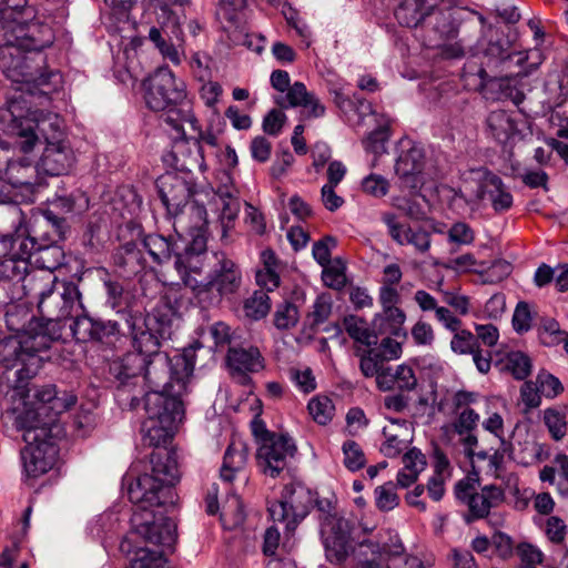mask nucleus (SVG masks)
Wrapping results in <instances>:
<instances>
[{
	"instance_id": "1",
	"label": "nucleus",
	"mask_w": 568,
	"mask_h": 568,
	"mask_svg": "<svg viewBox=\"0 0 568 568\" xmlns=\"http://www.w3.org/2000/svg\"><path fill=\"white\" fill-rule=\"evenodd\" d=\"M44 336H9L0 345V388L6 392H13L12 397L18 396L22 402L29 397V383L37 374L38 353L47 348ZM22 410L14 409V427L22 432V439L26 444L47 439L49 436L48 424L41 419L44 413L41 409L27 406Z\"/></svg>"
},
{
	"instance_id": "2",
	"label": "nucleus",
	"mask_w": 568,
	"mask_h": 568,
	"mask_svg": "<svg viewBox=\"0 0 568 568\" xmlns=\"http://www.w3.org/2000/svg\"><path fill=\"white\" fill-rule=\"evenodd\" d=\"M128 496L135 505L131 517L132 530L146 542L171 547L176 538V525L154 508L173 503V490L145 473L129 481Z\"/></svg>"
},
{
	"instance_id": "3",
	"label": "nucleus",
	"mask_w": 568,
	"mask_h": 568,
	"mask_svg": "<svg viewBox=\"0 0 568 568\" xmlns=\"http://www.w3.org/2000/svg\"><path fill=\"white\" fill-rule=\"evenodd\" d=\"M144 99L149 109L164 112V122L178 133H183V124L196 122L191 104L186 100L185 84L174 73L162 67L144 82Z\"/></svg>"
},
{
	"instance_id": "4",
	"label": "nucleus",
	"mask_w": 568,
	"mask_h": 568,
	"mask_svg": "<svg viewBox=\"0 0 568 568\" xmlns=\"http://www.w3.org/2000/svg\"><path fill=\"white\" fill-rule=\"evenodd\" d=\"M24 295L38 298L40 314L50 322L75 318L84 308L78 285L63 282L60 290L52 274L32 275L24 285Z\"/></svg>"
},
{
	"instance_id": "5",
	"label": "nucleus",
	"mask_w": 568,
	"mask_h": 568,
	"mask_svg": "<svg viewBox=\"0 0 568 568\" xmlns=\"http://www.w3.org/2000/svg\"><path fill=\"white\" fill-rule=\"evenodd\" d=\"M145 420L141 426L143 444L160 447L168 443L176 425L184 417L182 399L166 397L165 394L148 392L143 396Z\"/></svg>"
},
{
	"instance_id": "6",
	"label": "nucleus",
	"mask_w": 568,
	"mask_h": 568,
	"mask_svg": "<svg viewBox=\"0 0 568 568\" xmlns=\"http://www.w3.org/2000/svg\"><path fill=\"white\" fill-rule=\"evenodd\" d=\"M129 326L135 353L150 356L160 353L162 341L172 335L173 310L169 302H160L148 314L122 312Z\"/></svg>"
},
{
	"instance_id": "7",
	"label": "nucleus",
	"mask_w": 568,
	"mask_h": 568,
	"mask_svg": "<svg viewBox=\"0 0 568 568\" xmlns=\"http://www.w3.org/2000/svg\"><path fill=\"white\" fill-rule=\"evenodd\" d=\"M143 381L151 387L150 392L165 394L166 397L182 399L186 393L187 381L193 373V364L185 356L171 359L160 352L144 356Z\"/></svg>"
},
{
	"instance_id": "8",
	"label": "nucleus",
	"mask_w": 568,
	"mask_h": 568,
	"mask_svg": "<svg viewBox=\"0 0 568 568\" xmlns=\"http://www.w3.org/2000/svg\"><path fill=\"white\" fill-rule=\"evenodd\" d=\"M213 264L206 281L192 285L202 307L217 305L224 295L234 293L241 285V271L223 252L213 253Z\"/></svg>"
},
{
	"instance_id": "9",
	"label": "nucleus",
	"mask_w": 568,
	"mask_h": 568,
	"mask_svg": "<svg viewBox=\"0 0 568 568\" xmlns=\"http://www.w3.org/2000/svg\"><path fill=\"white\" fill-rule=\"evenodd\" d=\"M454 493L457 500L468 508L463 516L466 524L488 517L490 509L498 507L505 500V493L500 487L486 485L478 491L476 480L468 477L456 483Z\"/></svg>"
},
{
	"instance_id": "10",
	"label": "nucleus",
	"mask_w": 568,
	"mask_h": 568,
	"mask_svg": "<svg viewBox=\"0 0 568 568\" xmlns=\"http://www.w3.org/2000/svg\"><path fill=\"white\" fill-rule=\"evenodd\" d=\"M484 59L491 69L493 74H503L514 78H523L532 71V67H526L528 52L518 51L511 42L501 34H496L484 47Z\"/></svg>"
},
{
	"instance_id": "11",
	"label": "nucleus",
	"mask_w": 568,
	"mask_h": 568,
	"mask_svg": "<svg viewBox=\"0 0 568 568\" xmlns=\"http://www.w3.org/2000/svg\"><path fill=\"white\" fill-rule=\"evenodd\" d=\"M466 191L469 193L467 203H479L485 197L491 203L495 212H504L511 207L513 195L506 189L503 180L487 168L480 166L469 171V178L465 181Z\"/></svg>"
},
{
	"instance_id": "12",
	"label": "nucleus",
	"mask_w": 568,
	"mask_h": 568,
	"mask_svg": "<svg viewBox=\"0 0 568 568\" xmlns=\"http://www.w3.org/2000/svg\"><path fill=\"white\" fill-rule=\"evenodd\" d=\"M314 493L302 483L284 486L281 498L268 507L274 521L288 520L286 527L293 529L303 520L314 506Z\"/></svg>"
},
{
	"instance_id": "13",
	"label": "nucleus",
	"mask_w": 568,
	"mask_h": 568,
	"mask_svg": "<svg viewBox=\"0 0 568 568\" xmlns=\"http://www.w3.org/2000/svg\"><path fill=\"white\" fill-rule=\"evenodd\" d=\"M144 364V356L134 352L126 353L110 364L109 372L118 382L115 396L122 407L134 410L140 405V398L132 394V389L141 379Z\"/></svg>"
},
{
	"instance_id": "14",
	"label": "nucleus",
	"mask_w": 568,
	"mask_h": 568,
	"mask_svg": "<svg viewBox=\"0 0 568 568\" xmlns=\"http://www.w3.org/2000/svg\"><path fill=\"white\" fill-rule=\"evenodd\" d=\"M17 134L21 139L19 148L23 153L33 150L36 143L43 139L45 145L62 140L61 119L55 113L34 111L31 116L21 119L17 124Z\"/></svg>"
},
{
	"instance_id": "15",
	"label": "nucleus",
	"mask_w": 568,
	"mask_h": 568,
	"mask_svg": "<svg viewBox=\"0 0 568 568\" xmlns=\"http://www.w3.org/2000/svg\"><path fill=\"white\" fill-rule=\"evenodd\" d=\"M69 229L65 217L59 216L53 210H45L40 219H36L31 224V232L39 235L44 253H50L53 262L50 263L43 256L41 257V266L43 268L53 270L60 265L62 257L61 247L59 242L65 239V233Z\"/></svg>"
},
{
	"instance_id": "16",
	"label": "nucleus",
	"mask_w": 568,
	"mask_h": 568,
	"mask_svg": "<svg viewBox=\"0 0 568 568\" xmlns=\"http://www.w3.org/2000/svg\"><path fill=\"white\" fill-rule=\"evenodd\" d=\"M264 434L256 458L263 474L275 478L286 468L287 459L294 457L297 448L288 435L268 430H264Z\"/></svg>"
},
{
	"instance_id": "17",
	"label": "nucleus",
	"mask_w": 568,
	"mask_h": 568,
	"mask_svg": "<svg viewBox=\"0 0 568 568\" xmlns=\"http://www.w3.org/2000/svg\"><path fill=\"white\" fill-rule=\"evenodd\" d=\"M271 84L280 92L287 91L285 98L276 100V103L280 106H302L307 110V118H321L325 114V106L313 92L307 91L303 82L296 81L291 85V79L287 71L274 70L271 74Z\"/></svg>"
},
{
	"instance_id": "18",
	"label": "nucleus",
	"mask_w": 568,
	"mask_h": 568,
	"mask_svg": "<svg viewBox=\"0 0 568 568\" xmlns=\"http://www.w3.org/2000/svg\"><path fill=\"white\" fill-rule=\"evenodd\" d=\"M70 329L75 341L80 343L112 345L121 337L120 324L116 321L93 317L85 307L75 315Z\"/></svg>"
},
{
	"instance_id": "19",
	"label": "nucleus",
	"mask_w": 568,
	"mask_h": 568,
	"mask_svg": "<svg viewBox=\"0 0 568 568\" xmlns=\"http://www.w3.org/2000/svg\"><path fill=\"white\" fill-rule=\"evenodd\" d=\"M210 204L221 205L220 222L223 235L233 229L234 222L241 211L240 192L233 184L232 178L227 173H223L221 184L216 190L209 186L201 191Z\"/></svg>"
},
{
	"instance_id": "20",
	"label": "nucleus",
	"mask_w": 568,
	"mask_h": 568,
	"mask_svg": "<svg viewBox=\"0 0 568 568\" xmlns=\"http://www.w3.org/2000/svg\"><path fill=\"white\" fill-rule=\"evenodd\" d=\"M0 69L12 82L22 83L36 57L19 45L7 31H0Z\"/></svg>"
},
{
	"instance_id": "21",
	"label": "nucleus",
	"mask_w": 568,
	"mask_h": 568,
	"mask_svg": "<svg viewBox=\"0 0 568 568\" xmlns=\"http://www.w3.org/2000/svg\"><path fill=\"white\" fill-rule=\"evenodd\" d=\"M156 187L163 205L171 215H179L195 193L193 183L184 175L168 172L156 181Z\"/></svg>"
},
{
	"instance_id": "22",
	"label": "nucleus",
	"mask_w": 568,
	"mask_h": 568,
	"mask_svg": "<svg viewBox=\"0 0 568 568\" xmlns=\"http://www.w3.org/2000/svg\"><path fill=\"white\" fill-rule=\"evenodd\" d=\"M424 168L425 152L420 146L413 145L397 158L395 173L403 187L416 191L424 184Z\"/></svg>"
},
{
	"instance_id": "23",
	"label": "nucleus",
	"mask_w": 568,
	"mask_h": 568,
	"mask_svg": "<svg viewBox=\"0 0 568 568\" xmlns=\"http://www.w3.org/2000/svg\"><path fill=\"white\" fill-rule=\"evenodd\" d=\"M75 161L74 152L65 140H57L45 145L37 170L51 176L69 173Z\"/></svg>"
},
{
	"instance_id": "24",
	"label": "nucleus",
	"mask_w": 568,
	"mask_h": 568,
	"mask_svg": "<svg viewBox=\"0 0 568 568\" xmlns=\"http://www.w3.org/2000/svg\"><path fill=\"white\" fill-rule=\"evenodd\" d=\"M226 361L232 373L239 376V382L243 385L251 383L247 373H257L264 368V358L257 347L248 348L231 347L226 355Z\"/></svg>"
},
{
	"instance_id": "25",
	"label": "nucleus",
	"mask_w": 568,
	"mask_h": 568,
	"mask_svg": "<svg viewBox=\"0 0 568 568\" xmlns=\"http://www.w3.org/2000/svg\"><path fill=\"white\" fill-rule=\"evenodd\" d=\"M53 455L54 447L47 439L27 444L21 450L26 474L34 478L45 474L53 465Z\"/></svg>"
},
{
	"instance_id": "26",
	"label": "nucleus",
	"mask_w": 568,
	"mask_h": 568,
	"mask_svg": "<svg viewBox=\"0 0 568 568\" xmlns=\"http://www.w3.org/2000/svg\"><path fill=\"white\" fill-rule=\"evenodd\" d=\"M440 0H398L395 18L400 26L417 28L425 26Z\"/></svg>"
},
{
	"instance_id": "27",
	"label": "nucleus",
	"mask_w": 568,
	"mask_h": 568,
	"mask_svg": "<svg viewBox=\"0 0 568 568\" xmlns=\"http://www.w3.org/2000/svg\"><path fill=\"white\" fill-rule=\"evenodd\" d=\"M143 247L146 250L154 263L162 265L168 263L174 256V266L178 272L185 271L182 256L178 253V244L171 236H163L161 234L144 235L141 241Z\"/></svg>"
},
{
	"instance_id": "28",
	"label": "nucleus",
	"mask_w": 568,
	"mask_h": 568,
	"mask_svg": "<svg viewBox=\"0 0 568 568\" xmlns=\"http://www.w3.org/2000/svg\"><path fill=\"white\" fill-rule=\"evenodd\" d=\"M481 83L484 84L483 94L487 99L509 100L516 105L520 104L525 99V94L520 89V79L518 78L491 74L487 82Z\"/></svg>"
},
{
	"instance_id": "29",
	"label": "nucleus",
	"mask_w": 568,
	"mask_h": 568,
	"mask_svg": "<svg viewBox=\"0 0 568 568\" xmlns=\"http://www.w3.org/2000/svg\"><path fill=\"white\" fill-rule=\"evenodd\" d=\"M383 222L387 225L392 239L398 244H412L420 253L428 251L430 246V234L427 231L422 229L413 230L409 226L400 224L392 213L384 214Z\"/></svg>"
},
{
	"instance_id": "30",
	"label": "nucleus",
	"mask_w": 568,
	"mask_h": 568,
	"mask_svg": "<svg viewBox=\"0 0 568 568\" xmlns=\"http://www.w3.org/2000/svg\"><path fill=\"white\" fill-rule=\"evenodd\" d=\"M417 386V377L412 366L406 364L396 367L387 366L378 374V388L381 390L412 392Z\"/></svg>"
},
{
	"instance_id": "31",
	"label": "nucleus",
	"mask_w": 568,
	"mask_h": 568,
	"mask_svg": "<svg viewBox=\"0 0 568 568\" xmlns=\"http://www.w3.org/2000/svg\"><path fill=\"white\" fill-rule=\"evenodd\" d=\"M486 129L487 133L503 145L508 144L519 134L514 114L505 110L491 111L486 119Z\"/></svg>"
},
{
	"instance_id": "32",
	"label": "nucleus",
	"mask_w": 568,
	"mask_h": 568,
	"mask_svg": "<svg viewBox=\"0 0 568 568\" xmlns=\"http://www.w3.org/2000/svg\"><path fill=\"white\" fill-rule=\"evenodd\" d=\"M150 464L151 477L172 489L180 478L175 454L166 449L153 452L150 455Z\"/></svg>"
},
{
	"instance_id": "33",
	"label": "nucleus",
	"mask_w": 568,
	"mask_h": 568,
	"mask_svg": "<svg viewBox=\"0 0 568 568\" xmlns=\"http://www.w3.org/2000/svg\"><path fill=\"white\" fill-rule=\"evenodd\" d=\"M22 83L38 90L41 94L48 95L59 90L62 84V75L55 70H49L45 62L36 60Z\"/></svg>"
},
{
	"instance_id": "34",
	"label": "nucleus",
	"mask_w": 568,
	"mask_h": 568,
	"mask_svg": "<svg viewBox=\"0 0 568 568\" xmlns=\"http://www.w3.org/2000/svg\"><path fill=\"white\" fill-rule=\"evenodd\" d=\"M247 462V448L242 442H232L224 454L221 467V478L226 483H232L235 475L242 471Z\"/></svg>"
},
{
	"instance_id": "35",
	"label": "nucleus",
	"mask_w": 568,
	"mask_h": 568,
	"mask_svg": "<svg viewBox=\"0 0 568 568\" xmlns=\"http://www.w3.org/2000/svg\"><path fill=\"white\" fill-rule=\"evenodd\" d=\"M41 243H43L39 235L30 233L26 235L20 230H18L14 234H12V248H11V257L14 258H23L29 262V258L32 254L39 253L40 257L50 256V253H44V247H42ZM37 262L41 263V258L37 260Z\"/></svg>"
},
{
	"instance_id": "36",
	"label": "nucleus",
	"mask_w": 568,
	"mask_h": 568,
	"mask_svg": "<svg viewBox=\"0 0 568 568\" xmlns=\"http://www.w3.org/2000/svg\"><path fill=\"white\" fill-rule=\"evenodd\" d=\"M406 320L404 311L397 306L383 308V313L375 316L373 324L379 334H390L394 336H406L403 331V324Z\"/></svg>"
},
{
	"instance_id": "37",
	"label": "nucleus",
	"mask_w": 568,
	"mask_h": 568,
	"mask_svg": "<svg viewBox=\"0 0 568 568\" xmlns=\"http://www.w3.org/2000/svg\"><path fill=\"white\" fill-rule=\"evenodd\" d=\"M114 264L124 271L136 274L144 268V256L135 242H126L113 254Z\"/></svg>"
},
{
	"instance_id": "38",
	"label": "nucleus",
	"mask_w": 568,
	"mask_h": 568,
	"mask_svg": "<svg viewBox=\"0 0 568 568\" xmlns=\"http://www.w3.org/2000/svg\"><path fill=\"white\" fill-rule=\"evenodd\" d=\"M425 28H430L439 39H453L456 37L458 27L454 18V12L448 9H440L438 6L426 21Z\"/></svg>"
},
{
	"instance_id": "39",
	"label": "nucleus",
	"mask_w": 568,
	"mask_h": 568,
	"mask_svg": "<svg viewBox=\"0 0 568 568\" xmlns=\"http://www.w3.org/2000/svg\"><path fill=\"white\" fill-rule=\"evenodd\" d=\"M344 328L348 336L355 342L366 346L377 344V333L368 327V323L357 315H347L343 321Z\"/></svg>"
},
{
	"instance_id": "40",
	"label": "nucleus",
	"mask_w": 568,
	"mask_h": 568,
	"mask_svg": "<svg viewBox=\"0 0 568 568\" xmlns=\"http://www.w3.org/2000/svg\"><path fill=\"white\" fill-rule=\"evenodd\" d=\"M480 54V57L473 55L469 60H467L463 69V75L469 85V80L473 78L474 89L480 90L483 92L484 84L481 82H487L491 77L493 71L486 64V59H484V48L481 49Z\"/></svg>"
},
{
	"instance_id": "41",
	"label": "nucleus",
	"mask_w": 568,
	"mask_h": 568,
	"mask_svg": "<svg viewBox=\"0 0 568 568\" xmlns=\"http://www.w3.org/2000/svg\"><path fill=\"white\" fill-rule=\"evenodd\" d=\"M30 263L23 258L8 257L0 262V277L2 280L22 283V287L28 285V280L32 276L29 274ZM33 275H39L33 273Z\"/></svg>"
},
{
	"instance_id": "42",
	"label": "nucleus",
	"mask_w": 568,
	"mask_h": 568,
	"mask_svg": "<svg viewBox=\"0 0 568 568\" xmlns=\"http://www.w3.org/2000/svg\"><path fill=\"white\" fill-rule=\"evenodd\" d=\"M352 552H355L359 568H390L382 564L383 554L378 542L363 540Z\"/></svg>"
},
{
	"instance_id": "43",
	"label": "nucleus",
	"mask_w": 568,
	"mask_h": 568,
	"mask_svg": "<svg viewBox=\"0 0 568 568\" xmlns=\"http://www.w3.org/2000/svg\"><path fill=\"white\" fill-rule=\"evenodd\" d=\"M36 171H38L37 168H33L27 159H21L9 162L6 175L14 187L32 186Z\"/></svg>"
},
{
	"instance_id": "44",
	"label": "nucleus",
	"mask_w": 568,
	"mask_h": 568,
	"mask_svg": "<svg viewBox=\"0 0 568 568\" xmlns=\"http://www.w3.org/2000/svg\"><path fill=\"white\" fill-rule=\"evenodd\" d=\"M325 557L333 565H342L354 550L352 539L322 537Z\"/></svg>"
},
{
	"instance_id": "45",
	"label": "nucleus",
	"mask_w": 568,
	"mask_h": 568,
	"mask_svg": "<svg viewBox=\"0 0 568 568\" xmlns=\"http://www.w3.org/2000/svg\"><path fill=\"white\" fill-rule=\"evenodd\" d=\"M220 519L227 529L240 527L245 520V513L240 497L231 495L224 503L220 513Z\"/></svg>"
},
{
	"instance_id": "46",
	"label": "nucleus",
	"mask_w": 568,
	"mask_h": 568,
	"mask_svg": "<svg viewBox=\"0 0 568 568\" xmlns=\"http://www.w3.org/2000/svg\"><path fill=\"white\" fill-rule=\"evenodd\" d=\"M505 369L508 371L514 378L524 381L531 372V359L523 352H510L506 356Z\"/></svg>"
},
{
	"instance_id": "47",
	"label": "nucleus",
	"mask_w": 568,
	"mask_h": 568,
	"mask_svg": "<svg viewBox=\"0 0 568 568\" xmlns=\"http://www.w3.org/2000/svg\"><path fill=\"white\" fill-rule=\"evenodd\" d=\"M332 298L328 294H321L316 297L312 311L307 314L310 327L315 329L321 324L325 323L332 314Z\"/></svg>"
},
{
	"instance_id": "48",
	"label": "nucleus",
	"mask_w": 568,
	"mask_h": 568,
	"mask_svg": "<svg viewBox=\"0 0 568 568\" xmlns=\"http://www.w3.org/2000/svg\"><path fill=\"white\" fill-rule=\"evenodd\" d=\"M149 40L155 45V48L160 51L163 58L169 59L171 62L179 64L180 63V54L178 49L173 47V44L169 41L166 36H164L162 29L159 27H151L149 30Z\"/></svg>"
},
{
	"instance_id": "49",
	"label": "nucleus",
	"mask_w": 568,
	"mask_h": 568,
	"mask_svg": "<svg viewBox=\"0 0 568 568\" xmlns=\"http://www.w3.org/2000/svg\"><path fill=\"white\" fill-rule=\"evenodd\" d=\"M474 271L481 276L483 283L495 284L509 276L511 264L505 260H496L489 266L485 264L480 270Z\"/></svg>"
},
{
	"instance_id": "50",
	"label": "nucleus",
	"mask_w": 568,
	"mask_h": 568,
	"mask_svg": "<svg viewBox=\"0 0 568 568\" xmlns=\"http://www.w3.org/2000/svg\"><path fill=\"white\" fill-rule=\"evenodd\" d=\"M307 409L314 422L320 425H326L333 418L334 405L326 396L312 398L307 405Z\"/></svg>"
},
{
	"instance_id": "51",
	"label": "nucleus",
	"mask_w": 568,
	"mask_h": 568,
	"mask_svg": "<svg viewBox=\"0 0 568 568\" xmlns=\"http://www.w3.org/2000/svg\"><path fill=\"white\" fill-rule=\"evenodd\" d=\"M300 318L297 306L291 302H283L277 305L274 313V325L278 329H288L294 327Z\"/></svg>"
},
{
	"instance_id": "52",
	"label": "nucleus",
	"mask_w": 568,
	"mask_h": 568,
	"mask_svg": "<svg viewBox=\"0 0 568 568\" xmlns=\"http://www.w3.org/2000/svg\"><path fill=\"white\" fill-rule=\"evenodd\" d=\"M161 11L165 21L160 23V28L173 47L178 49L183 42V33L178 18L165 6L161 7Z\"/></svg>"
},
{
	"instance_id": "53",
	"label": "nucleus",
	"mask_w": 568,
	"mask_h": 568,
	"mask_svg": "<svg viewBox=\"0 0 568 568\" xmlns=\"http://www.w3.org/2000/svg\"><path fill=\"white\" fill-rule=\"evenodd\" d=\"M353 524L343 516L329 519L321 526L322 537H341L343 539H352Z\"/></svg>"
},
{
	"instance_id": "54",
	"label": "nucleus",
	"mask_w": 568,
	"mask_h": 568,
	"mask_svg": "<svg viewBox=\"0 0 568 568\" xmlns=\"http://www.w3.org/2000/svg\"><path fill=\"white\" fill-rule=\"evenodd\" d=\"M271 308L270 297L263 292H255L250 298L245 301L244 310L247 317L260 320L264 317Z\"/></svg>"
},
{
	"instance_id": "55",
	"label": "nucleus",
	"mask_w": 568,
	"mask_h": 568,
	"mask_svg": "<svg viewBox=\"0 0 568 568\" xmlns=\"http://www.w3.org/2000/svg\"><path fill=\"white\" fill-rule=\"evenodd\" d=\"M342 450L344 454V465L351 471H357L366 464L364 452L355 440H346Z\"/></svg>"
},
{
	"instance_id": "56",
	"label": "nucleus",
	"mask_w": 568,
	"mask_h": 568,
	"mask_svg": "<svg viewBox=\"0 0 568 568\" xmlns=\"http://www.w3.org/2000/svg\"><path fill=\"white\" fill-rule=\"evenodd\" d=\"M450 348L456 354H473L479 346L477 337L467 329L454 331Z\"/></svg>"
},
{
	"instance_id": "57",
	"label": "nucleus",
	"mask_w": 568,
	"mask_h": 568,
	"mask_svg": "<svg viewBox=\"0 0 568 568\" xmlns=\"http://www.w3.org/2000/svg\"><path fill=\"white\" fill-rule=\"evenodd\" d=\"M376 506L382 511L394 509L399 501V497L395 491V485L389 481L375 489Z\"/></svg>"
},
{
	"instance_id": "58",
	"label": "nucleus",
	"mask_w": 568,
	"mask_h": 568,
	"mask_svg": "<svg viewBox=\"0 0 568 568\" xmlns=\"http://www.w3.org/2000/svg\"><path fill=\"white\" fill-rule=\"evenodd\" d=\"M166 559L162 551L140 549L130 568H164Z\"/></svg>"
},
{
	"instance_id": "59",
	"label": "nucleus",
	"mask_w": 568,
	"mask_h": 568,
	"mask_svg": "<svg viewBox=\"0 0 568 568\" xmlns=\"http://www.w3.org/2000/svg\"><path fill=\"white\" fill-rule=\"evenodd\" d=\"M388 139V128L379 126L367 135V138L363 141V144L367 152H372L375 155H381L386 152V143Z\"/></svg>"
},
{
	"instance_id": "60",
	"label": "nucleus",
	"mask_w": 568,
	"mask_h": 568,
	"mask_svg": "<svg viewBox=\"0 0 568 568\" xmlns=\"http://www.w3.org/2000/svg\"><path fill=\"white\" fill-rule=\"evenodd\" d=\"M513 445L511 443L500 438V445L495 449L494 454L489 457V469L493 470L496 478L501 477V473L505 470V458L506 456L511 457Z\"/></svg>"
},
{
	"instance_id": "61",
	"label": "nucleus",
	"mask_w": 568,
	"mask_h": 568,
	"mask_svg": "<svg viewBox=\"0 0 568 568\" xmlns=\"http://www.w3.org/2000/svg\"><path fill=\"white\" fill-rule=\"evenodd\" d=\"M545 424L555 440H560L566 436L567 423L562 414L556 409H546L544 415Z\"/></svg>"
},
{
	"instance_id": "62",
	"label": "nucleus",
	"mask_w": 568,
	"mask_h": 568,
	"mask_svg": "<svg viewBox=\"0 0 568 568\" xmlns=\"http://www.w3.org/2000/svg\"><path fill=\"white\" fill-rule=\"evenodd\" d=\"M363 191L372 196L382 197L387 194L389 189L388 181L378 174H369L362 181Z\"/></svg>"
},
{
	"instance_id": "63",
	"label": "nucleus",
	"mask_w": 568,
	"mask_h": 568,
	"mask_svg": "<svg viewBox=\"0 0 568 568\" xmlns=\"http://www.w3.org/2000/svg\"><path fill=\"white\" fill-rule=\"evenodd\" d=\"M531 321L532 315L530 312L529 304L526 302H519L513 315L514 329L519 334L526 333L531 327Z\"/></svg>"
},
{
	"instance_id": "64",
	"label": "nucleus",
	"mask_w": 568,
	"mask_h": 568,
	"mask_svg": "<svg viewBox=\"0 0 568 568\" xmlns=\"http://www.w3.org/2000/svg\"><path fill=\"white\" fill-rule=\"evenodd\" d=\"M478 422L479 415L474 409L466 407L459 413L454 424V429L458 435L463 436L476 429Z\"/></svg>"
}]
</instances>
